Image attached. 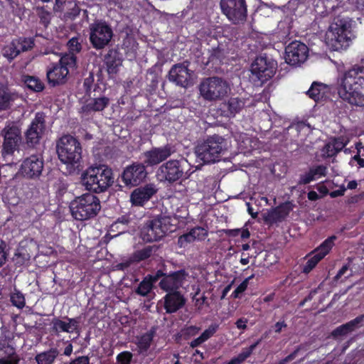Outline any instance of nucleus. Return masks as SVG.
Returning <instances> with one entry per match:
<instances>
[{"instance_id":"obj_1","label":"nucleus","mask_w":364,"mask_h":364,"mask_svg":"<svg viewBox=\"0 0 364 364\" xmlns=\"http://www.w3.org/2000/svg\"><path fill=\"white\" fill-rule=\"evenodd\" d=\"M338 96L350 105L364 107V65H355L337 80Z\"/></svg>"},{"instance_id":"obj_2","label":"nucleus","mask_w":364,"mask_h":364,"mask_svg":"<svg viewBox=\"0 0 364 364\" xmlns=\"http://www.w3.org/2000/svg\"><path fill=\"white\" fill-rule=\"evenodd\" d=\"M2 138L1 156L6 165L15 164V152H19L23 144L21 126L18 122L7 121L0 131Z\"/></svg>"},{"instance_id":"obj_3","label":"nucleus","mask_w":364,"mask_h":364,"mask_svg":"<svg viewBox=\"0 0 364 364\" xmlns=\"http://www.w3.org/2000/svg\"><path fill=\"white\" fill-rule=\"evenodd\" d=\"M114 173L106 165L91 166L81 175L85 189L95 193H105L114 183Z\"/></svg>"},{"instance_id":"obj_4","label":"nucleus","mask_w":364,"mask_h":364,"mask_svg":"<svg viewBox=\"0 0 364 364\" xmlns=\"http://www.w3.org/2000/svg\"><path fill=\"white\" fill-rule=\"evenodd\" d=\"M227 149L226 140L218 134L208 136L196 147L197 158L204 164L218 161Z\"/></svg>"},{"instance_id":"obj_5","label":"nucleus","mask_w":364,"mask_h":364,"mask_svg":"<svg viewBox=\"0 0 364 364\" xmlns=\"http://www.w3.org/2000/svg\"><path fill=\"white\" fill-rule=\"evenodd\" d=\"M72 215L77 220H87L95 218L101 209L100 200L92 193L76 197L70 205Z\"/></svg>"},{"instance_id":"obj_6","label":"nucleus","mask_w":364,"mask_h":364,"mask_svg":"<svg viewBox=\"0 0 364 364\" xmlns=\"http://www.w3.org/2000/svg\"><path fill=\"white\" fill-rule=\"evenodd\" d=\"M191 165L184 157L179 159H170L160 166L157 171V176L161 181L168 183L181 182L188 178L192 172H190Z\"/></svg>"},{"instance_id":"obj_7","label":"nucleus","mask_w":364,"mask_h":364,"mask_svg":"<svg viewBox=\"0 0 364 364\" xmlns=\"http://www.w3.org/2000/svg\"><path fill=\"white\" fill-rule=\"evenodd\" d=\"M58 158L63 164L78 168L82 161V148L80 142L74 136L63 135L57 142Z\"/></svg>"},{"instance_id":"obj_8","label":"nucleus","mask_w":364,"mask_h":364,"mask_svg":"<svg viewBox=\"0 0 364 364\" xmlns=\"http://www.w3.org/2000/svg\"><path fill=\"white\" fill-rule=\"evenodd\" d=\"M77 67V57L73 53H65L58 63L51 64L46 72L48 84L52 87L61 85L67 82L70 70Z\"/></svg>"},{"instance_id":"obj_9","label":"nucleus","mask_w":364,"mask_h":364,"mask_svg":"<svg viewBox=\"0 0 364 364\" xmlns=\"http://www.w3.org/2000/svg\"><path fill=\"white\" fill-rule=\"evenodd\" d=\"M350 25L344 18H338L331 23L326 33L327 44L334 50L346 49L350 41Z\"/></svg>"},{"instance_id":"obj_10","label":"nucleus","mask_w":364,"mask_h":364,"mask_svg":"<svg viewBox=\"0 0 364 364\" xmlns=\"http://www.w3.org/2000/svg\"><path fill=\"white\" fill-rule=\"evenodd\" d=\"M277 63L267 56H259L251 65L250 78L257 86H262L275 74Z\"/></svg>"},{"instance_id":"obj_11","label":"nucleus","mask_w":364,"mask_h":364,"mask_svg":"<svg viewBox=\"0 0 364 364\" xmlns=\"http://www.w3.org/2000/svg\"><path fill=\"white\" fill-rule=\"evenodd\" d=\"M90 42L96 50H102L109 44L114 36L112 26L104 20H96L89 26Z\"/></svg>"},{"instance_id":"obj_12","label":"nucleus","mask_w":364,"mask_h":364,"mask_svg":"<svg viewBox=\"0 0 364 364\" xmlns=\"http://www.w3.org/2000/svg\"><path fill=\"white\" fill-rule=\"evenodd\" d=\"M201 96L208 101L221 100L227 95L230 87L227 82L218 77H210L201 82L199 86Z\"/></svg>"},{"instance_id":"obj_13","label":"nucleus","mask_w":364,"mask_h":364,"mask_svg":"<svg viewBox=\"0 0 364 364\" xmlns=\"http://www.w3.org/2000/svg\"><path fill=\"white\" fill-rule=\"evenodd\" d=\"M222 13L233 24L243 23L247 17V6L245 0H220Z\"/></svg>"},{"instance_id":"obj_14","label":"nucleus","mask_w":364,"mask_h":364,"mask_svg":"<svg viewBox=\"0 0 364 364\" xmlns=\"http://www.w3.org/2000/svg\"><path fill=\"white\" fill-rule=\"evenodd\" d=\"M46 114L43 112H38L24 132V136L27 146L30 148H36L42 139L46 129Z\"/></svg>"},{"instance_id":"obj_15","label":"nucleus","mask_w":364,"mask_h":364,"mask_svg":"<svg viewBox=\"0 0 364 364\" xmlns=\"http://www.w3.org/2000/svg\"><path fill=\"white\" fill-rule=\"evenodd\" d=\"M336 239V235L328 237L318 247L308 254L306 257L309 258L304 265L302 272L304 274L311 272L318 263L330 252Z\"/></svg>"},{"instance_id":"obj_16","label":"nucleus","mask_w":364,"mask_h":364,"mask_svg":"<svg viewBox=\"0 0 364 364\" xmlns=\"http://www.w3.org/2000/svg\"><path fill=\"white\" fill-rule=\"evenodd\" d=\"M44 161L41 155L32 154L25 158L18 169V174L27 179L36 180L41 176Z\"/></svg>"},{"instance_id":"obj_17","label":"nucleus","mask_w":364,"mask_h":364,"mask_svg":"<svg viewBox=\"0 0 364 364\" xmlns=\"http://www.w3.org/2000/svg\"><path fill=\"white\" fill-rule=\"evenodd\" d=\"M168 231L167 225L162 218H155L148 221L141 231V237L146 242L159 241Z\"/></svg>"},{"instance_id":"obj_18","label":"nucleus","mask_w":364,"mask_h":364,"mask_svg":"<svg viewBox=\"0 0 364 364\" xmlns=\"http://www.w3.org/2000/svg\"><path fill=\"white\" fill-rule=\"evenodd\" d=\"M309 56V48L301 41H294L285 48V61L297 66L304 63Z\"/></svg>"},{"instance_id":"obj_19","label":"nucleus","mask_w":364,"mask_h":364,"mask_svg":"<svg viewBox=\"0 0 364 364\" xmlns=\"http://www.w3.org/2000/svg\"><path fill=\"white\" fill-rule=\"evenodd\" d=\"M147 176V171L144 164L133 163L127 166L121 174V181L125 186H137Z\"/></svg>"},{"instance_id":"obj_20","label":"nucleus","mask_w":364,"mask_h":364,"mask_svg":"<svg viewBox=\"0 0 364 364\" xmlns=\"http://www.w3.org/2000/svg\"><path fill=\"white\" fill-rule=\"evenodd\" d=\"M188 276V274L184 269L172 272L166 274L161 279L159 286L161 290L166 292L178 291Z\"/></svg>"},{"instance_id":"obj_21","label":"nucleus","mask_w":364,"mask_h":364,"mask_svg":"<svg viewBox=\"0 0 364 364\" xmlns=\"http://www.w3.org/2000/svg\"><path fill=\"white\" fill-rule=\"evenodd\" d=\"M173 151L168 145L152 148L143 153V163L146 166H154L167 159Z\"/></svg>"},{"instance_id":"obj_22","label":"nucleus","mask_w":364,"mask_h":364,"mask_svg":"<svg viewBox=\"0 0 364 364\" xmlns=\"http://www.w3.org/2000/svg\"><path fill=\"white\" fill-rule=\"evenodd\" d=\"M293 208L294 205L291 201L282 203L264 214L263 219L269 225L281 223L287 218Z\"/></svg>"},{"instance_id":"obj_23","label":"nucleus","mask_w":364,"mask_h":364,"mask_svg":"<svg viewBox=\"0 0 364 364\" xmlns=\"http://www.w3.org/2000/svg\"><path fill=\"white\" fill-rule=\"evenodd\" d=\"M157 192L154 184L149 183L135 188L131 193L130 201L134 206H144Z\"/></svg>"},{"instance_id":"obj_24","label":"nucleus","mask_w":364,"mask_h":364,"mask_svg":"<svg viewBox=\"0 0 364 364\" xmlns=\"http://www.w3.org/2000/svg\"><path fill=\"white\" fill-rule=\"evenodd\" d=\"M190 77V70L183 63L173 65L168 74V78L170 82L183 87L188 86Z\"/></svg>"},{"instance_id":"obj_25","label":"nucleus","mask_w":364,"mask_h":364,"mask_svg":"<svg viewBox=\"0 0 364 364\" xmlns=\"http://www.w3.org/2000/svg\"><path fill=\"white\" fill-rule=\"evenodd\" d=\"M186 299L178 291L167 292L164 296V308L167 314H173L183 307Z\"/></svg>"},{"instance_id":"obj_26","label":"nucleus","mask_w":364,"mask_h":364,"mask_svg":"<svg viewBox=\"0 0 364 364\" xmlns=\"http://www.w3.org/2000/svg\"><path fill=\"white\" fill-rule=\"evenodd\" d=\"M90 100L87 101L81 107V112L85 114H90L92 112H101L104 110L109 104V99L105 96L93 94V96H89Z\"/></svg>"},{"instance_id":"obj_27","label":"nucleus","mask_w":364,"mask_h":364,"mask_svg":"<svg viewBox=\"0 0 364 364\" xmlns=\"http://www.w3.org/2000/svg\"><path fill=\"white\" fill-rule=\"evenodd\" d=\"M330 92L331 88L328 85L314 81L306 92V95L316 102H322L329 99Z\"/></svg>"},{"instance_id":"obj_28","label":"nucleus","mask_w":364,"mask_h":364,"mask_svg":"<svg viewBox=\"0 0 364 364\" xmlns=\"http://www.w3.org/2000/svg\"><path fill=\"white\" fill-rule=\"evenodd\" d=\"M245 107V100L239 97H230L220 105L221 115L225 117H234Z\"/></svg>"},{"instance_id":"obj_29","label":"nucleus","mask_w":364,"mask_h":364,"mask_svg":"<svg viewBox=\"0 0 364 364\" xmlns=\"http://www.w3.org/2000/svg\"><path fill=\"white\" fill-rule=\"evenodd\" d=\"M156 333V328L151 327L146 333L136 338V345L138 355H142L144 357L148 355V351L152 344Z\"/></svg>"},{"instance_id":"obj_30","label":"nucleus","mask_w":364,"mask_h":364,"mask_svg":"<svg viewBox=\"0 0 364 364\" xmlns=\"http://www.w3.org/2000/svg\"><path fill=\"white\" fill-rule=\"evenodd\" d=\"M30 259L31 255L28 249V241L22 240L14 252L12 261L16 267H21L28 263Z\"/></svg>"},{"instance_id":"obj_31","label":"nucleus","mask_w":364,"mask_h":364,"mask_svg":"<svg viewBox=\"0 0 364 364\" xmlns=\"http://www.w3.org/2000/svg\"><path fill=\"white\" fill-rule=\"evenodd\" d=\"M327 167L324 165H317L309 168V171L300 175L298 185H306L316 180L317 178L326 176Z\"/></svg>"},{"instance_id":"obj_32","label":"nucleus","mask_w":364,"mask_h":364,"mask_svg":"<svg viewBox=\"0 0 364 364\" xmlns=\"http://www.w3.org/2000/svg\"><path fill=\"white\" fill-rule=\"evenodd\" d=\"M18 94L7 87H0V111L11 108L12 103L18 98Z\"/></svg>"},{"instance_id":"obj_33","label":"nucleus","mask_w":364,"mask_h":364,"mask_svg":"<svg viewBox=\"0 0 364 364\" xmlns=\"http://www.w3.org/2000/svg\"><path fill=\"white\" fill-rule=\"evenodd\" d=\"M364 316H358L354 319L336 328L331 333L334 338L343 336L353 331L363 321Z\"/></svg>"},{"instance_id":"obj_34","label":"nucleus","mask_w":364,"mask_h":364,"mask_svg":"<svg viewBox=\"0 0 364 364\" xmlns=\"http://www.w3.org/2000/svg\"><path fill=\"white\" fill-rule=\"evenodd\" d=\"M104 61L109 73L114 74L117 73V68L121 65V59L117 50H109L105 55Z\"/></svg>"},{"instance_id":"obj_35","label":"nucleus","mask_w":364,"mask_h":364,"mask_svg":"<svg viewBox=\"0 0 364 364\" xmlns=\"http://www.w3.org/2000/svg\"><path fill=\"white\" fill-rule=\"evenodd\" d=\"M60 11L64 12L63 16L66 20H73L80 15L81 9L76 1L71 0L65 3Z\"/></svg>"},{"instance_id":"obj_36","label":"nucleus","mask_w":364,"mask_h":364,"mask_svg":"<svg viewBox=\"0 0 364 364\" xmlns=\"http://www.w3.org/2000/svg\"><path fill=\"white\" fill-rule=\"evenodd\" d=\"M157 249L158 247L156 245H148L141 250H136L131 255L132 261L134 263L144 261L149 258Z\"/></svg>"},{"instance_id":"obj_37","label":"nucleus","mask_w":364,"mask_h":364,"mask_svg":"<svg viewBox=\"0 0 364 364\" xmlns=\"http://www.w3.org/2000/svg\"><path fill=\"white\" fill-rule=\"evenodd\" d=\"M23 82L30 90L39 92L44 90V83L37 77L31 75H23Z\"/></svg>"},{"instance_id":"obj_38","label":"nucleus","mask_w":364,"mask_h":364,"mask_svg":"<svg viewBox=\"0 0 364 364\" xmlns=\"http://www.w3.org/2000/svg\"><path fill=\"white\" fill-rule=\"evenodd\" d=\"M58 353L57 348H52L47 351L37 354L36 360L38 364H53Z\"/></svg>"},{"instance_id":"obj_39","label":"nucleus","mask_w":364,"mask_h":364,"mask_svg":"<svg viewBox=\"0 0 364 364\" xmlns=\"http://www.w3.org/2000/svg\"><path fill=\"white\" fill-rule=\"evenodd\" d=\"M21 53L18 44L15 40L12 41L9 44L5 46L2 49L4 57L11 62Z\"/></svg>"},{"instance_id":"obj_40","label":"nucleus","mask_w":364,"mask_h":364,"mask_svg":"<svg viewBox=\"0 0 364 364\" xmlns=\"http://www.w3.org/2000/svg\"><path fill=\"white\" fill-rule=\"evenodd\" d=\"M51 324V331L55 334L58 335L60 332L73 333V330H69V324L58 318H53Z\"/></svg>"},{"instance_id":"obj_41","label":"nucleus","mask_w":364,"mask_h":364,"mask_svg":"<svg viewBox=\"0 0 364 364\" xmlns=\"http://www.w3.org/2000/svg\"><path fill=\"white\" fill-rule=\"evenodd\" d=\"M153 285L154 284L151 282L150 279L145 277L135 289V293L138 295L146 296L151 291Z\"/></svg>"},{"instance_id":"obj_42","label":"nucleus","mask_w":364,"mask_h":364,"mask_svg":"<svg viewBox=\"0 0 364 364\" xmlns=\"http://www.w3.org/2000/svg\"><path fill=\"white\" fill-rule=\"evenodd\" d=\"M10 301L14 306H16L19 309H22L26 305L24 295L16 289H14V291L11 293Z\"/></svg>"},{"instance_id":"obj_43","label":"nucleus","mask_w":364,"mask_h":364,"mask_svg":"<svg viewBox=\"0 0 364 364\" xmlns=\"http://www.w3.org/2000/svg\"><path fill=\"white\" fill-rule=\"evenodd\" d=\"M83 88L85 95L88 96H91L92 92L95 93L98 90H101L98 85H94V76L92 73L84 79Z\"/></svg>"},{"instance_id":"obj_44","label":"nucleus","mask_w":364,"mask_h":364,"mask_svg":"<svg viewBox=\"0 0 364 364\" xmlns=\"http://www.w3.org/2000/svg\"><path fill=\"white\" fill-rule=\"evenodd\" d=\"M21 53L26 52L33 49L35 46V39L33 38H19L15 40Z\"/></svg>"},{"instance_id":"obj_45","label":"nucleus","mask_w":364,"mask_h":364,"mask_svg":"<svg viewBox=\"0 0 364 364\" xmlns=\"http://www.w3.org/2000/svg\"><path fill=\"white\" fill-rule=\"evenodd\" d=\"M255 277V274H252L247 278L245 279L238 287L232 293L231 296L233 299L240 298V294H242L247 289L249 284V281Z\"/></svg>"},{"instance_id":"obj_46","label":"nucleus","mask_w":364,"mask_h":364,"mask_svg":"<svg viewBox=\"0 0 364 364\" xmlns=\"http://www.w3.org/2000/svg\"><path fill=\"white\" fill-rule=\"evenodd\" d=\"M195 235L193 234L191 229L187 233L183 234L179 236L177 241V245L179 247H186L188 244L195 241Z\"/></svg>"},{"instance_id":"obj_47","label":"nucleus","mask_w":364,"mask_h":364,"mask_svg":"<svg viewBox=\"0 0 364 364\" xmlns=\"http://www.w3.org/2000/svg\"><path fill=\"white\" fill-rule=\"evenodd\" d=\"M69 53H73L75 55V53H79L82 49V45L80 43L79 37H73L70 38L67 43Z\"/></svg>"},{"instance_id":"obj_48","label":"nucleus","mask_w":364,"mask_h":364,"mask_svg":"<svg viewBox=\"0 0 364 364\" xmlns=\"http://www.w3.org/2000/svg\"><path fill=\"white\" fill-rule=\"evenodd\" d=\"M306 350V348L304 344L299 345L298 346H296V348H295V350L293 352H291L289 355H288L285 358L280 360L277 364H287V363L295 359L296 357L297 356L298 353L301 350Z\"/></svg>"},{"instance_id":"obj_49","label":"nucleus","mask_w":364,"mask_h":364,"mask_svg":"<svg viewBox=\"0 0 364 364\" xmlns=\"http://www.w3.org/2000/svg\"><path fill=\"white\" fill-rule=\"evenodd\" d=\"M133 354L128 350H124L119 353L117 357L116 360L117 364H132Z\"/></svg>"},{"instance_id":"obj_50","label":"nucleus","mask_w":364,"mask_h":364,"mask_svg":"<svg viewBox=\"0 0 364 364\" xmlns=\"http://www.w3.org/2000/svg\"><path fill=\"white\" fill-rule=\"evenodd\" d=\"M200 328L196 326H190L181 330V336L185 340L189 339L191 337L195 336L198 333Z\"/></svg>"},{"instance_id":"obj_51","label":"nucleus","mask_w":364,"mask_h":364,"mask_svg":"<svg viewBox=\"0 0 364 364\" xmlns=\"http://www.w3.org/2000/svg\"><path fill=\"white\" fill-rule=\"evenodd\" d=\"M219 325L218 323L210 324L207 329H205L200 336L202 339L205 342L211 338L218 331Z\"/></svg>"},{"instance_id":"obj_52","label":"nucleus","mask_w":364,"mask_h":364,"mask_svg":"<svg viewBox=\"0 0 364 364\" xmlns=\"http://www.w3.org/2000/svg\"><path fill=\"white\" fill-rule=\"evenodd\" d=\"M191 230L193 234L195 235V240H204L208 235L207 230L200 226H196L193 228H191Z\"/></svg>"},{"instance_id":"obj_53","label":"nucleus","mask_w":364,"mask_h":364,"mask_svg":"<svg viewBox=\"0 0 364 364\" xmlns=\"http://www.w3.org/2000/svg\"><path fill=\"white\" fill-rule=\"evenodd\" d=\"M7 244L6 242L0 238V267H1L7 260Z\"/></svg>"},{"instance_id":"obj_54","label":"nucleus","mask_w":364,"mask_h":364,"mask_svg":"<svg viewBox=\"0 0 364 364\" xmlns=\"http://www.w3.org/2000/svg\"><path fill=\"white\" fill-rule=\"evenodd\" d=\"M20 358L15 352L9 354L6 358H0V364H18Z\"/></svg>"},{"instance_id":"obj_55","label":"nucleus","mask_w":364,"mask_h":364,"mask_svg":"<svg viewBox=\"0 0 364 364\" xmlns=\"http://www.w3.org/2000/svg\"><path fill=\"white\" fill-rule=\"evenodd\" d=\"M347 145V141L343 137H337L333 140V146L336 152L341 151Z\"/></svg>"},{"instance_id":"obj_56","label":"nucleus","mask_w":364,"mask_h":364,"mask_svg":"<svg viewBox=\"0 0 364 364\" xmlns=\"http://www.w3.org/2000/svg\"><path fill=\"white\" fill-rule=\"evenodd\" d=\"M224 55H225L224 48L220 47V45H218L217 47H214L212 48L210 57L213 59H219L220 60V59L223 58L224 57Z\"/></svg>"},{"instance_id":"obj_57","label":"nucleus","mask_w":364,"mask_h":364,"mask_svg":"<svg viewBox=\"0 0 364 364\" xmlns=\"http://www.w3.org/2000/svg\"><path fill=\"white\" fill-rule=\"evenodd\" d=\"M66 319L68 321L67 323L69 324V330H73V333H79V319L77 318L68 317H66Z\"/></svg>"},{"instance_id":"obj_58","label":"nucleus","mask_w":364,"mask_h":364,"mask_svg":"<svg viewBox=\"0 0 364 364\" xmlns=\"http://www.w3.org/2000/svg\"><path fill=\"white\" fill-rule=\"evenodd\" d=\"M134 262L132 261V258L130 256L127 260L117 264L115 265V268L117 270L124 271L127 269Z\"/></svg>"},{"instance_id":"obj_59","label":"nucleus","mask_w":364,"mask_h":364,"mask_svg":"<svg viewBox=\"0 0 364 364\" xmlns=\"http://www.w3.org/2000/svg\"><path fill=\"white\" fill-rule=\"evenodd\" d=\"M166 273L162 269H158L154 274H148L146 277L150 279L151 282L154 284L160 278H164L166 276Z\"/></svg>"},{"instance_id":"obj_60","label":"nucleus","mask_w":364,"mask_h":364,"mask_svg":"<svg viewBox=\"0 0 364 364\" xmlns=\"http://www.w3.org/2000/svg\"><path fill=\"white\" fill-rule=\"evenodd\" d=\"M252 354V352L247 348H244L242 351L237 356L241 363L244 362Z\"/></svg>"},{"instance_id":"obj_61","label":"nucleus","mask_w":364,"mask_h":364,"mask_svg":"<svg viewBox=\"0 0 364 364\" xmlns=\"http://www.w3.org/2000/svg\"><path fill=\"white\" fill-rule=\"evenodd\" d=\"M247 322H248L247 318H240L236 321L235 326L238 329L245 330L247 327Z\"/></svg>"},{"instance_id":"obj_62","label":"nucleus","mask_w":364,"mask_h":364,"mask_svg":"<svg viewBox=\"0 0 364 364\" xmlns=\"http://www.w3.org/2000/svg\"><path fill=\"white\" fill-rule=\"evenodd\" d=\"M70 364H90V359L87 356H80L71 361Z\"/></svg>"},{"instance_id":"obj_63","label":"nucleus","mask_w":364,"mask_h":364,"mask_svg":"<svg viewBox=\"0 0 364 364\" xmlns=\"http://www.w3.org/2000/svg\"><path fill=\"white\" fill-rule=\"evenodd\" d=\"M346 191V188L344 186H341L339 189L331 191L330 193V196L331 198H336L338 196H342L344 195L345 192Z\"/></svg>"},{"instance_id":"obj_64","label":"nucleus","mask_w":364,"mask_h":364,"mask_svg":"<svg viewBox=\"0 0 364 364\" xmlns=\"http://www.w3.org/2000/svg\"><path fill=\"white\" fill-rule=\"evenodd\" d=\"M287 324L286 323V322L284 321H282L277 322L274 325L273 328L275 333H279L282 332V329L287 328Z\"/></svg>"}]
</instances>
